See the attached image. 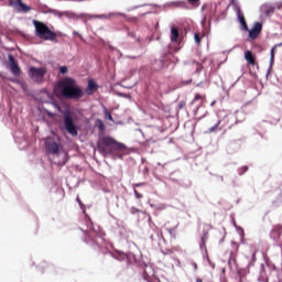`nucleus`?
Wrapping results in <instances>:
<instances>
[{"label": "nucleus", "instance_id": "11", "mask_svg": "<svg viewBox=\"0 0 282 282\" xmlns=\"http://www.w3.org/2000/svg\"><path fill=\"white\" fill-rule=\"evenodd\" d=\"M9 65L12 74L14 76H21V67H19V64L17 63V59L14 58L13 54L8 55Z\"/></svg>", "mask_w": 282, "mask_h": 282}, {"label": "nucleus", "instance_id": "29", "mask_svg": "<svg viewBox=\"0 0 282 282\" xmlns=\"http://www.w3.org/2000/svg\"><path fill=\"white\" fill-rule=\"evenodd\" d=\"M188 3H192V6H197L199 3V0H187Z\"/></svg>", "mask_w": 282, "mask_h": 282}, {"label": "nucleus", "instance_id": "1", "mask_svg": "<svg viewBox=\"0 0 282 282\" xmlns=\"http://www.w3.org/2000/svg\"><path fill=\"white\" fill-rule=\"evenodd\" d=\"M57 89L59 90V96L67 100H80L85 96L83 88L76 83V79L70 77L59 80L57 83Z\"/></svg>", "mask_w": 282, "mask_h": 282}, {"label": "nucleus", "instance_id": "13", "mask_svg": "<svg viewBox=\"0 0 282 282\" xmlns=\"http://www.w3.org/2000/svg\"><path fill=\"white\" fill-rule=\"evenodd\" d=\"M245 61H247L248 65H251L252 67H254V65H257V59L254 58L252 51L245 52Z\"/></svg>", "mask_w": 282, "mask_h": 282}, {"label": "nucleus", "instance_id": "28", "mask_svg": "<svg viewBox=\"0 0 282 282\" xmlns=\"http://www.w3.org/2000/svg\"><path fill=\"white\" fill-rule=\"evenodd\" d=\"M240 171H242L240 172V175H243V173H248V165L242 166Z\"/></svg>", "mask_w": 282, "mask_h": 282}, {"label": "nucleus", "instance_id": "18", "mask_svg": "<svg viewBox=\"0 0 282 282\" xmlns=\"http://www.w3.org/2000/svg\"><path fill=\"white\" fill-rule=\"evenodd\" d=\"M115 259H117V261H127V259H129V256H127V253L122 251H117L115 253Z\"/></svg>", "mask_w": 282, "mask_h": 282}, {"label": "nucleus", "instance_id": "9", "mask_svg": "<svg viewBox=\"0 0 282 282\" xmlns=\"http://www.w3.org/2000/svg\"><path fill=\"white\" fill-rule=\"evenodd\" d=\"M10 6H12L14 9H17L18 12H30L32 8L25 3H23L22 0H10L9 1Z\"/></svg>", "mask_w": 282, "mask_h": 282}, {"label": "nucleus", "instance_id": "32", "mask_svg": "<svg viewBox=\"0 0 282 282\" xmlns=\"http://www.w3.org/2000/svg\"><path fill=\"white\" fill-rule=\"evenodd\" d=\"M234 248H235L236 252L239 250V246L237 243H234Z\"/></svg>", "mask_w": 282, "mask_h": 282}, {"label": "nucleus", "instance_id": "36", "mask_svg": "<svg viewBox=\"0 0 282 282\" xmlns=\"http://www.w3.org/2000/svg\"><path fill=\"white\" fill-rule=\"evenodd\" d=\"M235 257V253H231V257H230V259H232Z\"/></svg>", "mask_w": 282, "mask_h": 282}, {"label": "nucleus", "instance_id": "34", "mask_svg": "<svg viewBox=\"0 0 282 282\" xmlns=\"http://www.w3.org/2000/svg\"><path fill=\"white\" fill-rule=\"evenodd\" d=\"M203 25H206V18L202 21Z\"/></svg>", "mask_w": 282, "mask_h": 282}, {"label": "nucleus", "instance_id": "6", "mask_svg": "<svg viewBox=\"0 0 282 282\" xmlns=\"http://www.w3.org/2000/svg\"><path fill=\"white\" fill-rule=\"evenodd\" d=\"M84 235H85L84 241L85 243H87V246H89L94 250H96V248H100V245L96 240V236L98 235V232H96L94 228L88 231H84Z\"/></svg>", "mask_w": 282, "mask_h": 282}, {"label": "nucleus", "instance_id": "23", "mask_svg": "<svg viewBox=\"0 0 282 282\" xmlns=\"http://www.w3.org/2000/svg\"><path fill=\"white\" fill-rule=\"evenodd\" d=\"M193 65L196 67L197 74H199V72H202V64H199L198 62H193Z\"/></svg>", "mask_w": 282, "mask_h": 282}, {"label": "nucleus", "instance_id": "5", "mask_svg": "<svg viewBox=\"0 0 282 282\" xmlns=\"http://www.w3.org/2000/svg\"><path fill=\"white\" fill-rule=\"evenodd\" d=\"M45 74H47V68L45 67L36 68L34 66H31L29 68V76L30 78H32V80H34V83H43Z\"/></svg>", "mask_w": 282, "mask_h": 282}, {"label": "nucleus", "instance_id": "40", "mask_svg": "<svg viewBox=\"0 0 282 282\" xmlns=\"http://www.w3.org/2000/svg\"><path fill=\"white\" fill-rule=\"evenodd\" d=\"M102 127H104V126H102V123H101L100 129H102Z\"/></svg>", "mask_w": 282, "mask_h": 282}, {"label": "nucleus", "instance_id": "25", "mask_svg": "<svg viewBox=\"0 0 282 282\" xmlns=\"http://www.w3.org/2000/svg\"><path fill=\"white\" fill-rule=\"evenodd\" d=\"M140 186H147V183H134L132 188H140Z\"/></svg>", "mask_w": 282, "mask_h": 282}, {"label": "nucleus", "instance_id": "39", "mask_svg": "<svg viewBox=\"0 0 282 282\" xmlns=\"http://www.w3.org/2000/svg\"><path fill=\"white\" fill-rule=\"evenodd\" d=\"M208 25H210V20L208 21Z\"/></svg>", "mask_w": 282, "mask_h": 282}, {"label": "nucleus", "instance_id": "26", "mask_svg": "<svg viewBox=\"0 0 282 282\" xmlns=\"http://www.w3.org/2000/svg\"><path fill=\"white\" fill-rule=\"evenodd\" d=\"M59 72H61V74H67V72H69V69L67 68V66H62L59 68Z\"/></svg>", "mask_w": 282, "mask_h": 282}, {"label": "nucleus", "instance_id": "31", "mask_svg": "<svg viewBox=\"0 0 282 282\" xmlns=\"http://www.w3.org/2000/svg\"><path fill=\"white\" fill-rule=\"evenodd\" d=\"M239 282H246V276L245 275H240Z\"/></svg>", "mask_w": 282, "mask_h": 282}, {"label": "nucleus", "instance_id": "38", "mask_svg": "<svg viewBox=\"0 0 282 282\" xmlns=\"http://www.w3.org/2000/svg\"><path fill=\"white\" fill-rule=\"evenodd\" d=\"M215 106V101L212 102V107Z\"/></svg>", "mask_w": 282, "mask_h": 282}, {"label": "nucleus", "instance_id": "16", "mask_svg": "<svg viewBox=\"0 0 282 282\" xmlns=\"http://www.w3.org/2000/svg\"><path fill=\"white\" fill-rule=\"evenodd\" d=\"M224 122V124H221ZM226 122H228V119L219 120L214 127L209 128V133H213L215 131H221L224 127H226Z\"/></svg>", "mask_w": 282, "mask_h": 282}, {"label": "nucleus", "instance_id": "10", "mask_svg": "<svg viewBox=\"0 0 282 282\" xmlns=\"http://www.w3.org/2000/svg\"><path fill=\"white\" fill-rule=\"evenodd\" d=\"M45 149L52 155L58 154V143L54 141L53 138H46L45 140Z\"/></svg>", "mask_w": 282, "mask_h": 282}, {"label": "nucleus", "instance_id": "2", "mask_svg": "<svg viewBox=\"0 0 282 282\" xmlns=\"http://www.w3.org/2000/svg\"><path fill=\"white\" fill-rule=\"evenodd\" d=\"M97 150L101 155H113L116 151H127V145L111 137L101 135L97 142Z\"/></svg>", "mask_w": 282, "mask_h": 282}, {"label": "nucleus", "instance_id": "12", "mask_svg": "<svg viewBox=\"0 0 282 282\" xmlns=\"http://www.w3.org/2000/svg\"><path fill=\"white\" fill-rule=\"evenodd\" d=\"M237 15H238V21L241 25V30H243L245 32L248 31V23L246 22V17L243 15V12H241V10H238Z\"/></svg>", "mask_w": 282, "mask_h": 282}, {"label": "nucleus", "instance_id": "4", "mask_svg": "<svg viewBox=\"0 0 282 282\" xmlns=\"http://www.w3.org/2000/svg\"><path fill=\"white\" fill-rule=\"evenodd\" d=\"M64 118V127L70 135H78V130L76 129V124L74 123V117L70 111H65L63 115Z\"/></svg>", "mask_w": 282, "mask_h": 282}, {"label": "nucleus", "instance_id": "19", "mask_svg": "<svg viewBox=\"0 0 282 282\" xmlns=\"http://www.w3.org/2000/svg\"><path fill=\"white\" fill-rule=\"evenodd\" d=\"M205 98H206V95L196 94L194 99L191 101V105H195L197 100H200V102H204Z\"/></svg>", "mask_w": 282, "mask_h": 282}, {"label": "nucleus", "instance_id": "30", "mask_svg": "<svg viewBox=\"0 0 282 282\" xmlns=\"http://www.w3.org/2000/svg\"><path fill=\"white\" fill-rule=\"evenodd\" d=\"M106 117L108 118V120H113V117L111 116V112L106 111Z\"/></svg>", "mask_w": 282, "mask_h": 282}, {"label": "nucleus", "instance_id": "35", "mask_svg": "<svg viewBox=\"0 0 282 282\" xmlns=\"http://www.w3.org/2000/svg\"><path fill=\"white\" fill-rule=\"evenodd\" d=\"M196 282H204V281H203L202 279H199V278H198V279H196Z\"/></svg>", "mask_w": 282, "mask_h": 282}, {"label": "nucleus", "instance_id": "21", "mask_svg": "<svg viewBox=\"0 0 282 282\" xmlns=\"http://www.w3.org/2000/svg\"><path fill=\"white\" fill-rule=\"evenodd\" d=\"M206 241H208V231H205L202 236L203 246H206Z\"/></svg>", "mask_w": 282, "mask_h": 282}, {"label": "nucleus", "instance_id": "22", "mask_svg": "<svg viewBox=\"0 0 282 282\" xmlns=\"http://www.w3.org/2000/svg\"><path fill=\"white\" fill-rule=\"evenodd\" d=\"M194 41L197 45L202 43V36H199V33L194 34Z\"/></svg>", "mask_w": 282, "mask_h": 282}, {"label": "nucleus", "instance_id": "3", "mask_svg": "<svg viewBox=\"0 0 282 282\" xmlns=\"http://www.w3.org/2000/svg\"><path fill=\"white\" fill-rule=\"evenodd\" d=\"M33 25L35 28V36L42 41H56L58 37V34H56L54 31H51L50 26H47V24L44 22L34 20Z\"/></svg>", "mask_w": 282, "mask_h": 282}, {"label": "nucleus", "instance_id": "8", "mask_svg": "<svg viewBox=\"0 0 282 282\" xmlns=\"http://www.w3.org/2000/svg\"><path fill=\"white\" fill-rule=\"evenodd\" d=\"M263 31V24L261 22H254L252 29H248L247 32H249V39L251 41H254L258 39L259 34Z\"/></svg>", "mask_w": 282, "mask_h": 282}, {"label": "nucleus", "instance_id": "41", "mask_svg": "<svg viewBox=\"0 0 282 282\" xmlns=\"http://www.w3.org/2000/svg\"><path fill=\"white\" fill-rule=\"evenodd\" d=\"M135 41H140V39H135Z\"/></svg>", "mask_w": 282, "mask_h": 282}, {"label": "nucleus", "instance_id": "15", "mask_svg": "<svg viewBox=\"0 0 282 282\" xmlns=\"http://www.w3.org/2000/svg\"><path fill=\"white\" fill-rule=\"evenodd\" d=\"M261 13L265 17H270V14H274V7L272 4H263L261 7Z\"/></svg>", "mask_w": 282, "mask_h": 282}, {"label": "nucleus", "instance_id": "27", "mask_svg": "<svg viewBox=\"0 0 282 282\" xmlns=\"http://www.w3.org/2000/svg\"><path fill=\"white\" fill-rule=\"evenodd\" d=\"M130 213H131V215H135L137 213H140V209H138L135 207H131Z\"/></svg>", "mask_w": 282, "mask_h": 282}, {"label": "nucleus", "instance_id": "14", "mask_svg": "<svg viewBox=\"0 0 282 282\" xmlns=\"http://www.w3.org/2000/svg\"><path fill=\"white\" fill-rule=\"evenodd\" d=\"M97 89H98V84H96V82H94L93 79L88 80V86L86 90L88 96L96 94Z\"/></svg>", "mask_w": 282, "mask_h": 282}, {"label": "nucleus", "instance_id": "37", "mask_svg": "<svg viewBox=\"0 0 282 282\" xmlns=\"http://www.w3.org/2000/svg\"><path fill=\"white\" fill-rule=\"evenodd\" d=\"M77 202H78L79 204H82V203H80V198H77Z\"/></svg>", "mask_w": 282, "mask_h": 282}, {"label": "nucleus", "instance_id": "17", "mask_svg": "<svg viewBox=\"0 0 282 282\" xmlns=\"http://www.w3.org/2000/svg\"><path fill=\"white\" fill-rule=\"evenodd\" d=\"M177 39H180V30L175 26L171 28V41L172 43H176Z\"/></svg>", "mask_w": 282, "mask_h": 282}, {"label": "nucleus", "instance_id": "20", "mask_svg": "<svg viewBox=\"0 0 282 282\" xmlns=\"http://www.w3.org/2000/svg\"><path fill=\"white\" fill-rule=\"evenodd\" d=\"M276 50V45H274L272 48H271V56H270V63L271 65H274V52Z\"/></svg>", "mask_w": 282, "mask_h": 282}, {"label": "nucleus", "instance_id": "7", "mask_svg": "<svg viewBox=\"0 0 282 282\" xmlns=\"http://www.w3.org/2000/svg\"><path fill=\"white\" fill-rule=\"evenodd\" d=\"M82 19H87L88 21H91V19H111V17H122V13L120 12H110L108 14H89V13H83Z\"/></svg>", "mask_w": 282, "mask_h": 282}, {"label": "nucleus", "instance_id": "33", "mask_svg": "<svg viewBox=\"0 0 282 282\" xmlns=\"http://www.w3.org/2000/svg\"><path fill=\"white\" fill-rule=\"evenodd\" d=\"M129 36H131V39H135V33H129Z\"/></svg>", "mask_w": 282, "mask_h": 282}, {"label": "nucleus", "instance_id": "24", "mask_svg": "<svg viewBox=\"0 0 282 282\" xmlns=\"http://www.w3.org/2000/svg\"><path fill=\"white\" fill-rule=\"evenodd\" d=\"M133 191H134V196H135V198H137V199H142V194H140V192H138L137 188H133Z\"/></svg>", "mask_w": 282, "mask_h": 282}]
</instances>
